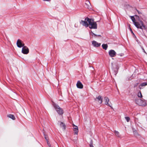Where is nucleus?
Here are the masks:
<instances>
[{"label": "nucleus", "mask_w": 147, "mask_h": 147, "mask_svg": "<svg viewBox=\"0 0 147 147\" xmlns=\"http://www.w3.org/2000/svg\"><path fill=\"white\" fill-rule=\"evenodd\" d=\"M97 99L98 100V102L100 104H101L102 103V98L101 96H98L97 97L94 99V100L95 101H96Z\"/></svg>", "instance_id": "9"}, {"label": "nucleus", "mask_w": 147, "mask_h": 147, "mask_svg": "<svg viewBox=\"0 0 147 147\" xmlns=\"http://www.w3.org/2000/svg\"><path fill=\"white\" fill-rule=\"evenodd\" d=\"M16 44L17 47L19 48H21L22 47H23L24 46V44L23 42L21 40L18 39V40Z\"/></svg>", "instance_id": "5"}, {"label": "nucleus", "mask_w": 147, "mask_h": 147, "mask_svg": "<svg viewBox=\"0 0 147 147\" xmlns=\"http://www.w3.org/2000/svg\"><path fill=\"white\" fill-rule=\"evenodd\" d=\"M73 127L74 131L75 134L78 135V127L77 126L75 125H74Z\"/></svg>", "instance_id": "11"}, {"label": "nucleus", "mask_w": 147, "mask_h": 147, "mask_svg": "<svg viewBox=\"0 0 147 147\" xmlns=\"http://www.w3.org/2000/svg\"><path fill=\"white\" fill-rule=\"evenodd\" d=\"M44 136L45 138V139H46V140L47 141V142L48 141V140L47 138L46 137V136L45 134H44Z\"/></svg>", "instance_id": "24"}, {"label": "nucleus", "mask_w": 147, "mask_h": 147, "mask_svg": "<svg viewBox=\"0 0 147 147\" xmlns=\"http://www.w3.org/2000/svg\"><path fill=\"white\" fill-rule=\"evenodd\" d=\"M90 34L92 35V36H94V37L96 38V34H94L93 32L92 31L90 33Z\"/></svg>", "instance_id": "21"}, {"label": "nucleus", "mask_w": 147, "mask_h": 147, "mask_svg": "<svg viewBox=\"0 0 147 147\" xmlns=\"http://www.w3.org/2000/svg\"><path fill=\"white\" fill-rule=\"evenodd\" d=\"M108 45L107 44H103L102 45V48L105 50H106L108 48Z\"/></svg>", "instance_id": "18"}, {"label": "nucleus", "mask_w": 147, "mask_h": 147, "mask_svg": "<svg viewBox=\"0 0 147 147\" xmlns=\"http://www.w3.org/2000/svg\"><path fill=\"white\" fill-rule=\"evenodd\" d=\"M101 35H96V37L101 36Z\"/></svg>", "instance_id": "31"}, {"label": "nucleus", "mask_w": 147, "mask_h": 147, "mask_svg": "<svg viewBox=\"0 0 147 147\" xmlns=\"http://www.w3.org/2000/svg\"><path fill=\"white\" fill-rule=\"evenodd\" d=\"M92 44L94 47H99L101 45L100 43H99L94 40H93L92 41Z\"/></svg>", "instance_id": "8"}, {"label": "nucleus", "mask_w": 147, "mask_h": 147, "mask_svg": "<svg viewBox=\"0 0 147 147\" xmlns=\"http://www.w3.org/2000/svg\"><path fill=\"white\" fill-rule=\"evenodd\" d=\"M92 75H94V73L93 71H92Z\"/></svg>", "instance_id": "32"}, {"label": "nucleus", "mask_w": 147, "mask_h": 147, "mask_svg": "<svg viewBox=\"0 0 147 147\" xmlns=\"http://www.w3.org/2000/svg\"><path fill=\"white\" fill-rule=\"evenodd\" d=\"M104 98L105 100V104L111 108V106L110 104L109 103V98L108 97H105Z\"/></svg>", "instance_id": "13"}, {"label": "nucleus", "mask_w": 147, "mask_h": 147, "mask_svg": "<svg viewBox=\"0 0 147 147\" xmlns=\"http://www.w3.org/2000/svg\"><path fill=\"white\" fill-rule=\"evenodd\" d=\"M118 55H119L120 56H123L124 55V54L123 53H120Z\"/></svg>", "instance_id": "27"}, {"label": "nucleus", "mask_w": 147, "mask_h": 147, "mask_svg": "<svg viewBox=\"0 0 147 147\" xmlns=\"http://www.w3.org/2000/svg\"><path fill=\"white\" fill-rule=\"evenodd\" d=\"M76 86L78 88L80 89L82 88L83 86V84L79 81H78L76 84Z\"/></svg>", "instance_id": "10"}, {"label": "nucleus", "mask_w": 147, "mask_h": 147, "mask_svg": "<svg viewBox=\"0 0 147 147\" xmlns=\"http://www.w3.org/2000/svg\"><path fill=\"white\" fill-rule=\"evenodd\" d=\"M138 96L140 98H142V95L141 91H139L138 92V93L137 94Z\"/></svg>", "instance_id": "19"}, {"label": "nucleus", "mask_w": 147, "mask_h": 147, "mask_svg": "<svg viewBox=\"0 0 147 147\" xmlns=\"http://www.w3.org/2000/svg\"><path fill=\"white\" fill-rule=\"evenodd\" d=\"M85 20H86L88 23V26L90 28L96 29L97 28V24L92 19L86 17L85 19Z\"/></svg>", "instance_id": "2"}, {"label": "nucleus", "mask_w": 147, "mask_h": 147, "mask_svg": "<svg viewBox=\"0 0 147 147\" xmlns=\"http://www.w3.org/2000/svg\"><path fill=\"white\" fill-rule=\"evenodd\" d=\"M58 124H59L60 126V127L62 128L64 130L65 129V126L63 122L60 121H59Z\"/></svg>", "instance_id": "12"}, {"label": "nucleus", "mask_w": 147, "mask_h": 147, "mask_svg": "<svg viewBox=\"0 0 147 147\" xmlns=\"http://www.w3.org/2000/svg\"><path fill=\"white\" fill-rule=\"evenodd\" d=\"M92 68L93 69H94V68L92 67Z\"/></svg>", "instance_id": "36"}, {"label": "nucleus", "mask_w": 147, "mask_h": 147, "mask_svg": "<svg viewBox=\"0 0 147 147\" xmlns=\"http://www.w3.org/2000/svg\"><path fill=\"white\" fill-rule=\"evenodd\" d=\"M43 1H49L50 0H43Z\"/></svg>", "instance_id": "34"}, {"label": "nucleus", "mask_w": 147, "mask_h": 147, "mask_svg": "<svg viewBox=\"0 0 147 147\" xmlns=\"http://www.w3.org/2000/svg\"><path fill=\"white\" fill-rule=\"evenodd\" d=\"M7 117L13 120H15L16 119L15 116L13 115L9 114L7 115Z\"/></svg>", "instance_id": "17"}, {"label": "nucleus", "mask_w": 147, "mask_h": 147, "mask_svg": "<svg viewBox=\"0 0 147 147\" xmlns=\"http://www.w3.org/2000/svg\"><path fill=\"white\" fill-rule=\"evenodd\" d=\"M136 10L138 14H142V13L141 12H140L139 11H138L137 9H136Z\"/></svg>", "instance_id": "29"}, {"label": "nucleus", "mask_w": 147, "mask_h": 147, "mask_svg": "<svg viewBox=\"0 0 147 147\" xmlns=\"http://www.w3.org/2000/svg\"><path fill=\"white\" fill-rule=\"evenodd\" d=\"M47 142V144L48 145V146H49V147H51V145L50 144V143L49 142V141H48Z\"/></svg>", "instance_id": "28"}, {"label": "nucleus", "mask_w": 147, "mask_h": 147, "mask_svg": "<svg viewBox=\"0 0 147 147\" xmlns=\"http://www.w3.org/2000/svg\"><path fill=\"white\" fill-rule=\"evenodd\" d=\"M116 52L113 50H111L109 51V54L111 57H114L116 55Z\"/></svg>", "instance_id": "7"}, {"label": "nucleus", "mask_w": 147, "mask_h": 147, "mask_svg": "<svg viewBox=\"0 0 147 147\" xmlns=\"http://www.w3.org/2000/svg\"><path fill=\"white\" fill-rule=\"evenodd\" d=\"M125 119L126 120L127 122H128L129 121L130 118L128 117H125Z\"/></svg>", "instance_id": "22"}, {"label": "nucleus", "mask_w": 147, "mask_h": 147, "mask_svg": "<svg viewBox=\"0 0 147 147\" xmlns=\"http://www.w3.org/2000/svg\"><path fill=\"white\" fill-rule=\"evenodd\" d=\"M85 7L88 9H90L91 4L89 1H86V3H85Z\"/></svg>", "instance_id": "14"}, {"label": "nucleus", "mask_w": 147, "mask_h": 147, "mask_svg": "<svg viewBox=\"0 0 147 147\" xmlns=\"http://www.w3.org/2000/svg\"><path fill=\"white\" fill-rule=\"evenodd\" d=\"M22 52L24 54H27L29 52V49L26 46H24L22 48Z\"/></svg>", "instance_id": "6"}, {"label": "nucleus", "mask_w": 147, "mask_h": 147, "mask_svg": "<svg viewBox=\"0 0 147 147\" xmlns=\"http://www.w3.org/2000/svg\"><path fill=\"white\" fill-rule=\"evenodd\" d=\"M146 85H147V82H144L142 83H141L139 86V88L140 89H141L142 88V87L144 86H145Z\"/></svg>", "instance_id": "15"}, {"label": "nucleus", "mask_w": 147, "mask_h": 147, "mask_svg": "<svg viewBox=\"0 0 147 147\" xmlns=\"http://www.w3.org/2000/svg\"><path fill=\"white\" fill-rule=\"evenodd\" d=\"M143 49V52H144V53H146V52H145V50H144V49Z\"/></svg>", "instance_id": "33"}, {"label": "nucleus", "mask_w": 147, "mask_h": 147, "mask_svg": "<svg viewBox=\"0 0 147 147\" xmlns=\"http://www.w3.org/2000/svg\"><path fill=\"white\" fill-rule=\"evenodd\" d=\"M90 147H94V146L93 145V143L92 142H90Z\"/></svg>", "instance_id": "25"}, {"label": "nucleus", "mask_w": 147, "mask_h": 147, "mask_svg": "<svg viewBox=\"0 0 147 147\" xmlns=\"http://www.w3.org/2000/svg\"><path fill=\"white\" fill-rule=\"evenodd\" d=\"M86 21L85 20V21L81 20V22L83 26H84L86 27H88V24Z\"/></svg>", "instance_id": "16"}, {"label": "nucleus", "mask_w": 147, "mask_h": 147, "mask_svg": "<svg viewBox=\"0 0 147 147\" xmlns=\"http://www.w3.org/2000/svg\"><path fill=\"white\" fill-rule=\"evenodd\" d=\"M117 70H115L113 72V74L115 75V76H116L117 74Z\"/></svg>", "instance_id": "23"}, {"label": "nucleus", "mask_w": 147, "mask_h": 147, "mask_svg": "<svg viewBox=\"0 0 147 147\" xmlns=\"http://www.w3.org/2000/svg\"><path fill=\"white\" fill-rule=\"evenodd\" d=\"M136 16H137L139 18V16H138L137 15H135Z\"/></svg>", "instance_id": "35"}, {"label": "nucleus", "mask_w": 147, "mask_h": 147, "mask_svg": "<svg viewBox=\"0 0 147 147\" xmlns=\"http://www.w3.org/2000/svg\"><path fill=\"white\" fill-rule=\"evenodd\" d=\"M114 132L115 134V135L117 137H119L120 135L119 134V133L118 131L116 130L114 131Z\"/></svg>", "instance_id": "20"}, {"label": "nucleus", "mask_w": 147, "mask_h": 147, "mask_svg": "<svg viewBox=\"0 0 147 147\" xmlns=\"http://www.w3.org/2000/svg\"><path fill=\"white\" fill-rule=\"evenodd\" d=\"M53 106L59 114L61 115H63V110L59 105L56 104H54Z\"/></svg>", "instance_id": "3"}, {"label": "nucleus", "mask_w": 147, "mask_h": 147, "mask_svg": "<svg viewBox=\"0 0 147 147\" xmlns=\"http://www.w3.org/2000/svg\"><path fill=\"white\" fill-rule=\"evenodd\" d=\"M135 101L137 104L140 106H144L146 105V103L140 99H136Z\"/></svg>", "instance_id": "4"}, {"label": "nucleus", "mask_w": 147, "mask_h": 147, "mask_svg": "<svg viewBox=\"0 0 147 147\" xmlns=\"http://www.w3.org/2000/svg\"><path fill=\"white\" fill-rule=\"evenodd\" d=\"M138 84V83L135 84L134 85V87H135L137 86Z\"/></svg>", "instance_id": "30"}, {"label": "nucleus", "mask_w": 147, "mask_h": 147, "mask_svg": "<svg viewBox=\"0 0 147 147\" xmlns=\"http://www.w3.org/2000/svg\"><path fill=\"white\" fill-rule=\"evenodd\" d=\"M130 18L134 24L138 29L139 28L142 30H146V26L144 24L143 21L139 20L138 22H136L134 16H130Z\"/></svg>", "instance_id": "1"}, {"label": "nucleus", "mask_w": 147, "mask_h": 147, "mask_svg": "<svg viewBox=\"0 0 147 147\" xmlns=\"http://www.w3.org/2000/svg\"><path fill=\"white\" fill-rule=\"evenodd\" d=\"M129 28L130 30V31L131 33H133V34H134L131 28L130 27H129Z\"/></svg>", "instance_id": "26"}]
</instances>
